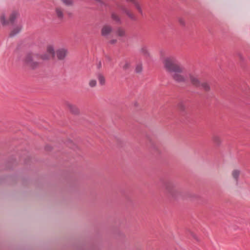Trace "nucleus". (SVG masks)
I'll use <instances>...</instances> for the list:
<instances>
[{"label": "nucleus", "instance_id": "obj_1", "mask_svg": "<svg viewBox=\"0 0 250 250\" xmlns=\"http://www.w3.org/2000/svg\"><path fill=\"white\" fill-rule=\"evenodd\" d=\"M164 68L167 72L171 74L174 71L184 72V67L174 57H167L163 61Z\"/></svg>", "mask_w": 250, "mask_h": 250}, {"label": "nucleus", "instance_id": "obj_2", "mask_svg": "<svg viewBox=\"0 0 250 250\" xmlns=\"http://www.w3.org/2000/svg\"><path fill=\"white\" fill-rule=\"evenodd\" d=\"M39 61V54L33 52L26 53L23 60L24 65L31 70L39 67L41 63Z\"/></svg>", "mask_w": 250, "mask_h": 250}, {"label": "nucleus", "instance_id": "obj_3", "mask_svg": "<svg viewBox=\"0 0 250 250\" xmlns=\"http://www.w3.org/2000/svg\"><path fill=\"white\" fill-rule=\"evenodd\" d=\"M163 188L165 191L173 197H177L181 194L180 188L172 181L167 180L163 183Z\"/></svg>", "mask_w": 250, "mask_h": 250}, {"label": "nucleus", "instance_id": "obj_4", "mask_svg": "<svg viewBox=\"0 0 250 250\" xmlns=\"http://www.w3.org/2000/svg\"><path fill=\"white\" fill-rule=\"evenodd\" d=\"M19 14L17 12H13L10 17L8 21L6 20L4 14H2L0 16V22L3 25H8L9 23L11 24H13L16 20V19L19 17Z\"/></svg>", "mask_w": 250, "mask_h": 250}, {"label": "nucleus", "instance_id": "obj_5", "mask_svg": "<svg viewBox=\"0 0 250 250\" xmlns=\"http://www.w3.org/2000/svg\"><path fill=\"white\" fill-rule=\"evenodd\" d=\"M116 5L117 7L125 13L131 20L133 21H137V18L136 15L125 6L119 3H117Z\"/></svg>", "mask_w": 250, "mask_h": 250}, {"label": "nucleus", "instance_id": "obj_6", "mask_svg": "<svg viewBox=\"0 0 250 250\" xmlns=\"http://www.w3.org/2000/svg\"><path fill=\"white\" fill-rule=\"evenodd\" d=\"M188 78L191 84L196 88L200 87L201 81L199 80L198 76L195 74L189 73L188 74Z\"/></svg>", "mask_w": 250, "mask_h": 250}, {"label": "nucleus", "instance_id": "obj_7", "mask_svg": "<svg viewBox=\"0 0 250 250\" xmlns=\"http://www.w3.org/2000/svg\"><path fill=\"white\" fill-rule=\"evenodd\" d=\"M183 72L174 71L172 73L171 76L173 79L177 83H185L186 82V77L182 74Z\"/></svg>", "mask_w": 250, "mask_h": 250}, {"label": "nucleus", "instance_id": "obj_8", "mask_svg": "<svg viewBox=\"0 0 250 250\" xmlns=\"http://www.w3.org/2000/svg\"><path fill=\"white\" fill-rule=\"evenodd\" d=\"M65 12L64 9L60 6H56L54 9V15L59 21H62L64 18Z\"/></svg>", "mask_w": 250, "mask_h": 250}, {"label": "nucleus", "instance_id": "obj_9", "mask_svg": "<svg viewBox=\"0 0 250 250\" xmlns=\"http://www.w3.org/2000/svg\"><path fill=\"white\" fill-rule=\"evenodd\" d=\"M67 50L64 48L59 49L56 52L57 57L59 60H63L67 56Z\"/></svg>", "mask_w": 250, "mask_h": 250}, {"label": "nucleus", "instance_id": "obj_10", "mask_svg": "<svg viewBox=\"0 0 250 250\" xmlns=\"http://www.w3.org/2000/svg\"><path fill=\"white\" fill-rule=\"evenodd\" d=\"M112 31V27L109 25H104L101 30V35L104 37H106L110 34Z\"/></svg>", "mask_w": 250, "mask_h": 250}, {"label": "nucleus", "instance_id": "obj_11", "mask_svg": "<svg viewBox=\"0 0 250 250\" xmlns=\"http://www.w3.org/2000/svg\"><path fill=\"white\" fill-rule=\"evenodd\" d=\"M66 106L72 114H78L79 113V109L76 105L70 103H67Z\"/></svg>", "mask_w": 250, "mask_h": 250}, {"label": "nucleus", "instance_id": "obj_12", "mask_svg": "<svg viewBox=\"0 0 250 250\" xmlns=\"http://www.w3.org/2000/svg\"><path fill=\"white\" fill-rule=\"evenodd\" d=\"M111 18L117 24H121L122 23L120 17L115 12H112L111 13Z\"/></svg>", "mask_w": 250, "mask_h": 250}, {"label": "nucleus", "instance_id": "obj_13", "mask_svg": "<svg viewBox=\"0 0 250 250\" xmlns=\"http://www.w3.org/2000/svg\"><path fill=\"white\" fill-rule=\"evenodd\" d=\"M198 88L202 89L206 92H208L210 90L209 84L207 82H201L200 87Z\"/></svg>", "mask_w": 250, "mask_h": 250}, {"label": "nucleus", "instance_id": "obj_14", "mask_svg": "<svg viewBox=\"0 0 250 250\" xmlns=\"http://www.w3.org/2000/svg\"><path fill=\"white\" fill-rule=\"evenodd\" d=\"M22 29V25H19L15 27L10 32L9 34V36L10 37H13L16 36L17 34H18Z\"/></svg>", "mask_w": 250, "mask_h": 250}, {"label": "nucleus", "instance_id": "obj_15", "mask_svg": "<svg viewBox=\"0 0 250 250\" xmlns=\"http://www.w3.org/2000/svg\"><path fill=\"white\" fill-rule=\"evenodd\" d=\"M96 77L99 82L100 84L101 85H104L105 83V79L104 75L99 72L96 74Z\"/></svg>", "mask_w": 250, "mask_h": 250}, {"label": "nucleus", "instance_id": "obj_16", "mask_svg": "<svg viewBox=\"0 0 250 250\" xmlns=\"http://www.w3.org/2000/svg\"><path fill=\"white\" fill-rule=\"evenodd\" d=\"M116 34L119 37H125L126 35L125 30L121 27H119L117 28Z\"/></svg>", "mask_w": 250, "mask_h": 250}, {"label": "nucleus", "instance_id": "obj_17", "mask_svg": "<svg viewBox=\"0 0 250 250\" xmlns=\"http://www.w3.org/2000/svg\"><path fill=\"white\" fill-rule=\"evenodd\" d=\"M50 58V55L47 53H45L42 54H39V60L41 59L43 61H47L49 60Z\"/></svg>", "mask_w": 250, "mask_h": 250}, {"label": "nucleus", "instance_id": "obj_18", "mask_svg": "<svg viewBox=\"0 0 250 250\" xmlns=\"http://www.w3.org/2000/svg\"><path fill=\"white\" fill-rule=\"evenodd\" d=\"M132 3L134 4L135 7L138 10L139 13L140 14L142 15L143 14V10H142V7H141V6L140 3L137 0H135L134 1H133V2Z\"/></svg>", "mask_w": 250, "mask_h": 250}, {"label": "nucleus", "instance_id": "obj_19", "mask_svg": "<svg viewBox=\"0 0 250 250\" xmlns=\"http://www.w3.org/2000/svg\"><path fill=\"white\" fill-rule=\"evenodd\" d=\"M177 107L179 110L182 113H183L186 111V106L185 104L183 102H180L177 104Z\"/></svg>", "mask_w": 250, "mask_h": 250}, {"label": "nucleus", "instance_id": "obj_20", "mask_svg": "<svg viewBox=\"0 0 250 250\" xmlns=\"http://www.w3.org/2000/svg\"><path fill=\"white\" fill-rule=\"evenodd\" d=\"M47 53L49 54L50 56L54 57L55 55V51L54 48L52 46H48L47 47Z\"/></svg>", "mask_w": 250, "mask_h": 250}, {"label": "nucleus", "instance_id": "obj_21", "mask_svg": "<svg viewBox=\"0 0 250 250\" xmlns=\"http://www.w3.org/2000/svg\"><path fill=\"white\" fill-rule=\"evenodd\" d=\"M61 1L66 6H71L73 5V0H61Z\"/></svg>", "mask_w": 250, "mask_h": 250}, {"label": "nucleus", "instance_id": "obj_22", "mask_svg": "<svg viewBox=\"0 0 250 250\" xmlns=\"http://www.w3.org/2000/svg\"><path fill=\"white\" fill-rule=\"evenodd\" d=\"M122 67L124 70H127L130 67V63L127 61H125L124 64Z\"/></svg>", "mask_w": 250, "mask_h": 250}, {"label": "nucleus", "instance_id": "obj_23", "mask_svg": "<svg viewBox=\"0 0 250 250\" xmlns=\"http://www.w3.org/2000/svg\"><path fill=\"white\" fill-rule=\"evenodd\" d=\"M212 140L213 142L217 145H219L221 143V140L220 137L216 135H214L212 137Z\"/></svg>", "mask_w": 250, "mask_h": 250}, {"label": "nucleus", "instance_id": "obj_24", "mask_svg": "<svg viewBox=\"0 0 250 250\" xmlns=\"http://www.w3.org/2000/svg\"><path fill=\"white\" fill-rule=\"evenodd\" d=\"M141 52L146 56H147L149 55L147 48L146 46H143L141 48Z\"/></svg>", "mask_w": 250, "mask_h": 250}, {"label": "nucleus", "instance_id": "obj_25", "mask_svg": "<svg viewBox=\"0 0 250 250\" xmlns=\"http://www.w3.org/2000/svg\"><path fill=\"white\" fill-rule=\"evenodd\" d=\"M239 174H240V172L239 171L237 170H233V172H232V176H233V177L237 181L238 180V178L239 177Z\"/></svg>", "mask_w": 250, "mask_h": 250}, {"label": "nucleus", "instance_id": "obj_26", "mask_svg": "<svg viewBox=\"0 0 250 250\" xmlns=\"http://www.w3.org/2000/svg\"><path fill=\"white\" fill-rule=\"evenodd\" d=\"M88 84L90 87H94L97 85V81L94 79L90 80L89 81Z\"/></svg>", "mask_w": 250, "mask_h": 250}, {"label": "nucleus", "instance_id": "obj_27", "mask_svg": "<svg viewBox=\"0 0 250 250\" xmlns=\"http://www.w3.org/2000/svg\"><path fill=\"white\" fill-rule=\"evenodd\" d=\"M142 70V65L141 64H138L135 68V72L136 73H140Z\"/></svg>", "mask_w": 250, "mask_h": 250}, {"label": "nucleus", "instance_id": "obj_28", "mask_svg": "<svg viewBox=\"0 0 250 250\" xmlns=\"http://www.w3.org/2000/svg\"><path fill=\"white\" fill-rule=\"evenodd\" d=\"M117 42V40L116 39H113L109 41V43L110 44H115Z\"/></svg>", "mask_w": 250, "mask_h": 250}, {"label": "nucleus", "instance_id": "obj_29", "mask_svg": "<svg viewBox=\"0 0 250 250\" xmlns=\"http://www.w3.org/2000/svg\"><path fill=\"white\" fill-rule=\"evenodd\" d=\"M191 234L192 235V236L195 239H196V240L197 241H199L198 239L197 238L196 235L195 234L193 233H191Z\"/></svg>", "mask_w": 250, "mask_h": 250}, {"label": "nucleus", "instance_id": "obj_30", "mask_svg": "<svg viewBox=\"0 0 250 250\" xmlns=\"http://www.w3.org/2000/svg\"><path fill=\"white\" fill-rule=\"evenodd\" d=\"M179 22H180V23H181V24H182V25H184V24H185V22L184 21H183V20H181V19L179 20Z\"/></svg>", "mask_w": 250, "mask_h": 250}, {"label": "nucleus", "instance_id": "obj_31", "mask_svg": "<svg viewBox=\"0 0 250 250\" xmlns=\"http://www.w3.org/2000/svg\"><path fill=\"white\" fill-rule=\"evenodd\" d=\"M126 2H131L132 3L135 0H125Z\"/></svg>", "mask_w": 250, "mask_h": 250}, {"label": "nucleus", "instance_id": "obj_32", "mask_svg": "<svg viewBox=\"0 0 250 250\" xmlns=\"http://www.w3.org/2000/svg\"><path fill=\"white\" fill-rule=\"evenodd\" d=\"M238 56H239V58H240L241 60H243V57H242V55H241V54H238Z\"/></svg>", "mask_w": 250, "mask_h": 250}, {"label": "nucleus", "instance_id": "obj_33", "mask_svg": "<svg viewBox=\"0 0 250 250\" xmlns=\"http://www.w3.org/2000/svg\"><path fill=\"white\" fill-rule=\"evenodd\" d=\"M101 66H102L101 62H99V63L98 66V68H100L101 67Z\"/></svg>", "mask_w": 250, "mask_h": 250}]
</instances>
